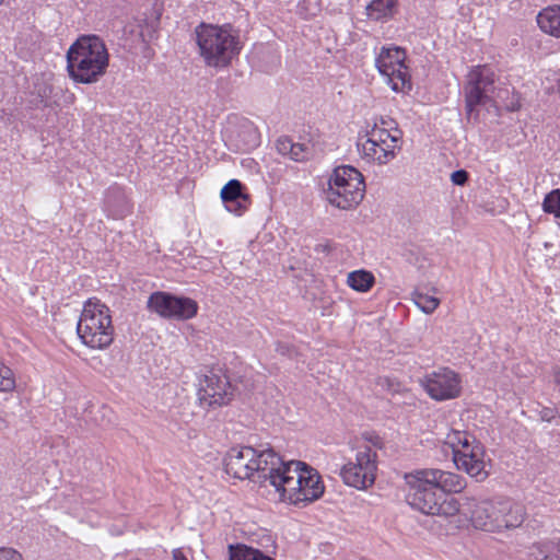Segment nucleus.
Segmentation results:
<instances>
[{
	"mask_svg": "<svg viewBox=\"0 0 560 560\" xmlns=\"http://www.w3.org/2000/svg\"><path fill=\"white\" fill-rule=\"evenodd\" d=\"M406 502L415 510L427 515L454 516L460 511L469 514L464 509L463 502L455 498H444L438 494V490L444 493H459L466 486V479L453 471L436 468L417 469L405 475Z\"/></svg>",
	"mask_w": 560,
	"mask_h": 560,
	"instance_id": "1",
	"label": "nucleus"
},
{
	"mask_svg": "<svg viewBox=\"0 0 560 560\" xmlns=\"http://www.w3.org/2000/svg\"><path fill=\"white\" fill-rule=\"evenodd\" d=\"M223 465L225 472L236 479L271 487L277 469L283 467V459L272 448L257 450L240 445L226 452Z\"/></svg>",
	"mask_w": 560,
	"mask_h": 560,
	"instance_id": "2",
	"label": "nucleus"
},
{
	"mask_svg": "<svg viewBox=\"0 0 560 560\" xmlns=\"http://www.w3.org/2000/svg\"><path fill=\"white\" fill-rule=\"evenodd\" d=\"M275 474L271 487L281 501L291 504L310 503L318 500L324 493V483L319 474L300 460H283Z\"/></svg>",
	"mask_w": 560,
	"mask_h": 560,
	"instance_id": "3",
	"label": "nucleus"
},
{
	"mask_svg": "<svg viewBox=\"0 0 560 560\" xmlns=\"http://www.w3.org/2000/svg\"><path fill=\"white\" fill-rule=\"evenodd\" d=\"M464 509L468 510L474 527L488 533L518 528L526 518L524 505L511 499L477 501L472 497L465 495Z\"/></svg>",
	"mask_w": 560,
	"mask_h": 560,
	"instance_id": "4",
	"label": "nucleus"
},
{
	"mask_svg": "<svg viewBox=\"0 0 560 560\" xmlns=\"http://www.w3.org/2000/svg\"><path fill=\"white\" fill-rule=\"evenodd\" d=\"M67 63L69 75L74 82L92 84L106 74L109 54L100 36L82 35L69 47Z\"/></svg>",
	"mask_w": 560,
	"mask_h": 560,
	"instance_id": "5",
	"label": "nucleus"
},
{
	"mask_svg": "<svg viewBox=\"0 0 560 560\" xmlns=\"http://www.w3.org/2000/svg\"><path fill=\"white\" fill-rule=\"evenodd\" d=\"M199 54L208 67L225 68L241 51L238 35L230 24L223 26L201 23L196 27Z\"/></svg>",
	"mask_w": 560,
	"mask_h": 560,
	"instance_id": "6",
	"label": "nucleus"
},
{
	"mask_svg": "<svg viewBox=\"0 0 560 560\" xmlns=\"http://www.w3.org/2000/svg\"><path fill=\"white\" fill-rule=\"evenodd\" d=\"M82 342L92 349H106L114 340L109 308L97 299L85 302L77 326Z\"/></svg>",
	"mask_w": 560,
	"mask_h": 560,
	"instance_id": "7",
	"label": "nucleus"
},
{
	"mask_svg": "<svg viewBox=\"0 0 560 560\" xmlns=\"http://www.w3.org/2000/svg\"><path fill=\"white\" fill-rule=\"evenodd\" d=\"M452 448L453 462L458 470L465 471L477 481L489 476L486 469V452L483 445L468 431L452 428L444 440Z\"/></svg>",
	"mask_w": 560,
	"mask_h": 560,
	"instance_id": "8",
	"label": "nucleus"
},
{
	"mask_svg": "<svg viewBox=\"0 0 560 560\" xmlns=\"http://www.w3.org/2000/svg\"><path fill=\"white\" fill-rule=\"evenodd\" d=\"M365 184L363 175L354 167L342 165L334 170L324 188V197L331 206L350 210L363 199Z\"/></svg>",
	"mask_w": 560,
	"mask_h": 560,
	"instance_id": "9",
	"label": "nucleus"
},
{
	"mask_svg": "<svg viewBox=\"0 0 560 560\" xmlns=\"http://www.w3.org/2000/svg\"><path fill=\"white\" fill-rule=\"evenodd\" d=\"M365 137L358 145L362 158L368 162L387 164L400 150L401 131L397 127L390 132L387 128H381L376 121L366 122Z\"/></svg>",
	"mask_w": 560,
	"mask_h": 560,
	"instance_id": "10",
	"label": "nucleus"
},
{
	"mask_svg": "<svg viewBox=\"0 0 560 560\" xmlns=\"http://www.w3.org/2000/svg\"><path fill=\"white\" fill-rule=\"evenodd\" d=\"M377 453L369 445H359L354 460L340 469V477L347 486L359 490L371 487L376 477Z\"/></svg>",
	"mask_w": 560,
	"mask_h": 560,
	"instance_id": "11",
	"label": "nucleus"
},
{
	"mask_svg": "<svg viewBox=\"0 0 560 560\" xmlns=\"http://www.w3.org/2000/svg\"><path fill=\"white\" fill-rule=\"evenodd\" d=\"M494 82L493 71L486 66H478L468 73L464 89L468 119L478 118L477 106H487L492 102Z\"/></svg>",
	"mask_w": 560,
	"mask_h": 560,
	"instance_id": "12",
	"label": "nucleus"
},
{
	"mask_svg": "<svg viewBox=\"0 0 560 560\" xmlns=\"http://www.w3.org/2000/svg\"><path fill=\"white\" fill-rule=\"evenodd\" d=\"M405 59L406 51L400 47H382L375 59L377 70L387 79L395 92L405 93L411 90L410 74Z\"/></svg>",
	"mask_w": 560,
	"mask_h": 560,
	"instance_id": "13",
	"label": "nucleus"
},
{
	"mask_svg": "<svg viewBox=\"0 0 560 560\" xmlns=\"http://www.w3.org/2000/svg\"><path fill=\"white\" fill-rule=\"evenodd\" d=\"M421 383L428 395L438 401L457 398L462 392L460 376L448 368L427 374Z\"/></svg>",
	"mask_w": 560,
	"mask_h": 560,
	"instance_id": "14",
	"label": "nucleus"
},
{
	"mask_svg": "<svg viewBox=\"0 0 560 560\" xmlns=\"http://www.w3.org/2000/svg\"><path fill=\"white\" fill-rule=\"evenodd\" d=\"M233 397V388L225 375L210 372L200 381L198 400L202 408L213 409L228 405Z\"/></svg>",
	"mask_w": 560,
	"mask_h": 560,
	"instance_id": "15",
	"label": "nucleus"
},
{
	"mask_svg": "<svg viewBox=\"0 0 560 560\" xmlns=\"http://www.w3.org/2000/svg\"><path fill=\"white\" fill-rule=\"evenodd\" d=\"M221 198L226 205V209L241 215L245 209L249 198L243 192V185L237 179L229 180L221 190Z\"/></svg>",
	"mask_w": 560,
	"mask_h": 560,
	"instance_id": "16",
	"label": "nucleus"
},
{
	"mask_svg": "<svg viewBox=\"0 0 560 560\" xmlns=\"http://www.w3.org/2000/svg\"><path fill=\"white\" fill-rule=\"evenodd\" d=\"M398 4L399 0H372L365 7V14L371 21L387 22L397 13Z\"/></svg>",
	"mask_w": 560,
	"mask_h": 560,
	"instance_id": "17",
	"label": "nucleus"
},
{
	"mask_svg": "<svg viewBox=\"0 0 560 560\" xmlns=\"http://www.w3.org/2000/svg\"><path fill=\"white\" fill-rule=\"evenodd\" d=\"M177 296L167 292L158 291L152 293L147 302V306L151 312L156 313L163 318H171L172 311Z\"/></svg>",
	"mask_w": 560,
	"mask_h": 560,
	"instance_id": "18",
	"label": "nucleus"
},
{
	"mask_svg": "<svg viewBox=\"0 0 560 560\" xmlns=\"http://www.w3.org/2000/svg\"><path fill=\"white\" fill-rule=\"evenodd\" d=\"M537 23L542 32L560 37V7L544 9L537 15Z\"/></svg>",
	"mask_w": 560,
	"mask_h": 560,
	"instance_id": "19",
	"label": "nucleus"
},
{
	"mask_svg": "<svg viewBox=\"0 0 560 560\" xmlns=\"http://www.w3.org/2000/svg\"><path fill=\"white\" fill-rule=\"evenodd\" d=\"M198 304L192 299L186 296H177L170 319L187 320L197 315Z\"/></svg>",
	"mask_w": 560,
	"mask_h": 560,
	"instance_id": "20",
	"label": "nucleus"
},
{
	"mask_svg": "<svg viewBox=\"0 0 560 560\" xmlns=\"http://www.w3.org/2000/svg\"><path fill=\"white\" fill-rule=\"evenodd\" d=\"M375 282V278L372 272L366 270H355L348 275L347 283L348 285L358 291V292H366L369 291Z\"/></svg>",
	"mask_w": 560,
	"mask_h": 560,
	"instance_id": "21",
	"label": "nucleus"
},
{
	"mask_svg": "<svg viewBox=\"0 0 560 560\" xmlns=\"http://www.w3.org/2000/svg\"><path fill=\"white\" fill-rule=\"evenodd\" d=\"M230 560H273L271 557L265 555L259 549L238 545L236 547L230 546Z\"/></svg>",
	"mask_w": 560,
	"mask_h": 560,
	"instance_id": "22",
	"label": "nucleus"
},
{
	"mask_svg": "<svg viewBox=\"0 0 560 560\" xmlns=\"http://www.w3.org/2000/svg\"><path fill=\"white\" fill-rule=\"evenodd\" d=\"M412 301L425 314L433 313L440 305V300L438 298L418 290L412 293Z\"/></svg>",
	"mask_w": 560,
	"mask_h": 560,
	"instance_id": "23",
	"label": "nucleus"
},
{
	"mask_svg": "<svg viewBox=\"0 0 560 560\" xmlns=\"http://www.w3.org/2000/svg\"><path fill=\"white\" fill-rule=\"evenodd\" d=\"M16 380L14 372L0 362V392L10 393L15 389Z\"/></svg>",
	"mask_w": 560,
	"mask_h": 560,
	"instance_id": "24",
	"label": "nucleus"
},
{
	"mask_svg": "<svg viewBox=\"0 0 560 560\" xmlns=\"http://www.w3.org/2000/svg\"><path fill=\"white\" fill-rule=\"evenodd\" d=\"M542 209L546 213H552L556 217H560V189H553L546 195Z\"/></svg>",
	"mask_w": 560,
	"mask_h": 560,
	"instance_id": "25",
	"label": "nucleus"
},
{
	"mask_svg": "<svg viewBox=\"0 0 560 560\" xmlns=\"http://www.w3.org/2000/svg\"><path fill=\"white\" fill-rule=\"evenodd\" d=\"M311 156V149L308 145L304 143H293L292 152L290 154V159L295 162H303L308 160Z\"/></svg>",
	"mask_w": 560,
	"mask_h": 560,
	"instance_id": "26",
	"label": "nucleus"
},
{
	"mask_svg": "<svg viewBox=\"0 0 560 560\" xmlns=\"http://www.w3.org/2000/svg\"><path fill=\"white\" fill-rule=\"evenodd\" d=\"M277 151L284 156H290L293 148V142L288 137H281L276 142Z\"/></svg>",
	"mask_w": 560,
	"mask_h": 560,
	"instance_id": "27",
	"label": "nucleus"
},
{
	"mask_svg": "<svg viewBox=\"0 0 560 560\" xmlns=\"http://www.w3.org/2000/svg\"><path fill=\"white\" fill-rule=\"evenodd\" d=\"M469 178L465 170H457L451 174V180L454 185L464 186Z\"/></svg>",
	"mask_w": 560,
	"mask_h": 560,
	"instance_id": "28",
	"label": "nucleus"
},
{
	"mask_svg": "<svg viewBox=\"0 0 560 560\" xmlns=\"http://www.w3.org/2000/svg\"><path fill=\"white\" fill-rule=\"evenodd\" d=\"M0 560H23L20 552L12 548H0Z\"/></svg>",
	"mask_w": 560,
	"mask_h": 560,
	"instance_id": "29",
	"label": "nucleus"
},
{
	"mask_svg": "<svg viewBox=\"0 0 560 560\" xmlns=\"http://www.w3.org/2000/svg\"><path fill=\"white\" fill-rule=\"evenodd\" d=\"M366 443L363 445H369L376 452V448H382L383 442L382 439L376 434H364L363 435Z\"/></svg>",
	"mask_w": 560,
	"mask_h": 560,
	"instance_id": "30",
	"label": "nucleus"
},
{
	"mask_svg": "<svg viewBox=\"0 0 560 560\" xmlns=\"http://www.w3.org/2000/svg\"><path fill=\"white\" fill-rule=\"evenodd\" d=\"M557 415H558V411L550 407H544L539 411L540 420L546 421V422H550L551 420H553L557 417Z\"/></svg>",
	"mask_w": 560,
	"mask_h": 560,
	"instance_id": "31",
	"label": "nucleus"
},
{
	"mask_svg": "<svg viewBox=\"0 0 560 560\" xmlns=\"http://www.w3.org/2000/svg\"><path fill=\"white\" fill-rule=\"evenodd\" d=\"M276 351L282 355H291L294 351L292 346L283 342H278L276 346Z\"/></svg>",
	"mask_w": 560,
	"mask_h": 560,
	"instance_id": "32",
	"label": "nucleus"
},
{
	"mask_svg": "<svg viewBox=\"0 0 560 560\" xmlns=\"http://www.w3.org/2000/svg\"><path fill=\"white\" fill-rule=\"evenodd\" d=\"M381 128H387L390 132H394L395 128H393L394 121L390 118H384L380 117L378 119H375Z\"/></svg>",
	"mask_w": 560,
	"mask_h": 560,
	"instance_id": "33",
	"label": "nucleus"
},
{
	"mask_svg": "<svg viewBox=\"0 0 560 560\" xmlns=\"http://www.w3.org/2000/svg\"><path fill=\"white\" fill-rule=\"evenodd\" d=\"M173 560H187L180 549L173 550Z\"/></svg>",
	"mask_w": 560,
	"mask_h": 560,
	"instance_id": "34",
	"label": "nucleus"
},
{
	"mask_svg": "<svg viewBox=\"0 0 560 560\" xmlns=\"http://www.w3.org/2000/svg\"><path fill=\"white\" fill-rule=\"evenodd\" d=\"M8 428V421L0 415V430Z\"/></svg>",
	"mask_w": 560,
	"mask_h": 560,
	"instance_id": "35",
	"label": "nucleus"
},
{
	"mask_svg": "<svg viewBox=\"0 0 560 560\" xmlns=\"http://www.w3.org/2000/svg\"><path fill=\"white\" fill-rule=\"evenodd\" d=\"M551 556L558 557L560 559V540L556 545V552L550 553Z\"/></svg>",
	"mask_w": 560,
	"mask_h": 560,
	"instance_id": "36",
	"label": "nucleus"
},
{
	"mask_svg": "<svg viewBox=\"0 0 560 560\" xmlns=\"http://www.w3.org/2000/svg\"><path fill=\"white\" fill-rule=\"evenodd\" d=\"M555 381L558 385H560V370L555 372Z\"/></svg>",
	"mask_w": 560,
	"mask_h": 560,
	"instance_id": "37",
	"label": "nucleus"
},
{
	"mask_svg": "<svg viewBox=\"0 0 560 560\" xmlns=\"http://www.w3.org/2000/svg\"><path fill=\"white\" fill-rule=\"evenodd\" d=\"M542 560H560L558 557H555V556H551V555H548L546 556Z\"/></svg>",
	"mask_w": 560,
	"mask_h": 560,
	"instance_id": "38",
	"label": "nucleus"
},
{
	"mask_svg": "<svg viewBox=\"0 0 560 560\" xmlns=\"http://www.w3.org/2000/svg\"><path fill=\"white\" fill-rule=\"evenodd\" d=\"M39 95H40L42 97H47V96H48V94H47V88H45V89L43 90V92H39Z\"/></svg>",
	"mask_w": 560,
	"mask_h": 560,
	"instance_id": "39",
	"label": "nucleus"
},
{
	"mask_svg": "<svg viewBox=\"0 0 560 560\" xmlns=\"http://www.w3.org/2000/svg\"><path fill=\"white\" fill-rule=\"evenodd\" d=\"M3 2H4V0H0V4L3 3Z\"/></svg>",
	"mask_w": 560,
	"mask_h": 560,
	"instance_id": "40",
	"label": "nucleus"
}]
</instances>
